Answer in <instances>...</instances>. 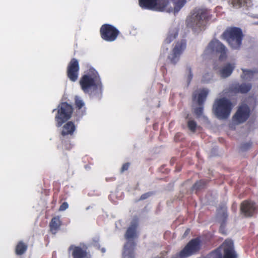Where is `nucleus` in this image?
Instances as JSON below:
<instances>
[{
  "label": "nucleus",
  "instance_id": "nucleus-1",
  "mask_svg": "<svg viewBox=\"0 0 258 258\" xmlns=\"http://www.w3.org/2000/svg\"><path fill=\"white\" fill-rule=\"evenodd\" d=\"M81 88L85 93L95 94L101 92L102 85L97 72L90 69L87 74L84 75L80 81Z\"/></svg>",
  "mask_w": 258,
  "mask_h": 258
},
{
  "label": "nucleus",
  "instance_id": "nucleus-2",
  "mask_svg": "<svg viewBox=\"0 0 258 258\" xmlns=\"http://www.w3.org/2000/svg\"><path fill=\"white\" fill-rule=\"evenodd\" d=\"M139 5L143 8L158 11H166L177 13L183 7L186 0H178L174 3L173 9L168 8V3L165 0H139Z\"/></svg>",
  "mask_w": 258,
  "mask_h": 258
},
{
  "label": "nucleus",
  "instance_id": "nucleus-3",
  "mask_svg": "<svg viewBox=\"0 0 258 258\" xmlns=\"http://www.w3.org/2000/svg\"><path fill=\"white\" fill-rule=\"evenodd\" d=\"M234 105L230 100L225 97L216 99L213 104L212 111L219 119H226L230 116Z\"/></svg>",
  "mask_w": 258,
  "mask_h": 258
},
{
  "label": "nucleus",
  "instance_id": "nucleus-4",
  "mask_svg": "<svg viewBox=\"0 0 258 258\" xmlns=\"http://www.w3.org/2000/svg\"><path fill=\"white\" fill-rule=\"evenodd\" d=\"M137 222L133 221L130 226L127 229L125 234V237L128 239V241L124 245L123 251V258H134L133 252L134 242L131 238H134L137 235Z\"/></svg>",
  "mask_w": 258,
  "mask_h": 258
},
{
  "label": "nucleus",
  "instance_id": "nucleus-5",
  "mask_svg": "<svg viewBox=\"0 0 258 258\" xmlns=\"http://www.w3.org/2000/svg\"><path fill=\"white\" fill-rule=\"evenodd\" d=\"M207 17V12L204 9H197L186 20L187 26L195 31L202 30Z\"/></svg>",
  "mask_w": 258,
  "mask_h": 258
},
{
  "label": "nucleus",
  "instance_id": "nucleus-6",
  "mask_svg": "<svg viewBox=\"0 0 258 258\" xmlns=\"http://www.w3.org/2000/svg\"><path fill=\"white\" fill-rule=\"evenodd\" d=\"M210 256L211 258H236V255L233 249V242L226 240Z\"/></svg>",
  "mask_w": 258,
  "mask_h": 258
},
{
  "label": "nucleus",
  "instance_id": "nucleus-7",
  "mask_svg": "<svg viewBox=\"0 0 258 258\" xmlns=\"http://www.w3.org/2000/svg\"><path fill=\"white\" fill-rule=\"evenodd\" d=\"M223 36L233 49H238L241 45L242 33L239 28H233L227 30Z\"/></svg>",
  "mask_w": 258,
  "mask_h": 258
},
{
  "label": "nucleus",
  "instance_id": "nucleus-8",
  "mask_svg": "<svg viewBox=\"0 0 258 258\" xmlns=\"http://www.w3.org/2000/svg\"><path fill=\"white\" fill-rule=\"evenodd\" d=\"M205 53L207 55H219V59L224 60L226 57L227 49L219 41L213 40L209 43Z\"/></svg>",
  "mask_w": 258,
  "mask_h": 258
},
{
  "label": "nucleus",
  "instance_id": "nucleus-9",
  "mask_svg": "<svg viewBox=\"0 0 258 258\" xmlns=\"http://www.w3.org/2000/svg\"><path fill=\"white\" fill-rule=\"evenodd\" d=\"M73 111L72 106L66 103H61L58 108L57 113L55 117L56 126H60L63 123L69 119Z\"/></svg>",
  "mask_w": 258,
  "mask_h": 258
},
{
  "label": "nucleus",
  "instance_id": "nucleus-10",
  "mask_svg": "<svg viewBox=\"0 0 258 258\" xmlns=\"http://www.w3.org/2000/svg\"><path fill=\"white\" fill-rule=\"evenodd\" d=\"M249 115V109L246 104L240 105L232 117V121L235 124H239L245 121Z\"/></svg>",
  "mask_w": 258,
  "mask_h": 258
},
{
  "label": "nucleus",
  "instance_id": "nucleus-11",
  "mask_svg": "<svg viewBox=\"0 0 258 258\" xmlns=\"http://www.w3.org/2000/svg\"><path fill=\"white\" fill-rule=\"evenodd\" d=\"M102 38L108 41L115 40L118 34V31L114 27L110 25H104L100 29Z\"/></svg>",
  "mask_w": 258,
  "mask_h": 258
},
{
  "label": "nucleus",
  "instance_id": "nucleus-12",
  "mask_svg": "<svg viewBox=\"0 0 258 258\" xmlns=\"http://www.w3.org/2000/svg\"><path fill=\"white\" fill-rule=\"evenodd\" d=\"M200 247L201 245L199 240L198 239H192L181 251L180 255L182 257L188 256L197 252L200 249Z\"/></svg>",
  "mask_w": 258,
  "mask_h": 258
},
{
  "label": "nucleus",
  "instance_id": "nucleus-13",
  "mask_svg": "<svg viewBox=\"0 0 258 258\" xmlns=\"http://www.w3.org/2000/svg\"><path fill=\"white\" fill-rule=\"evenodd\" d=\"M185 48V43L184 42H178L174 45L172 52L169 54L168 58L173 63H176Z\"/></svg>",
  "mask_w": 258,
  "mask_h": 258
},
{
  "label": "nucleus",
  "instance_id": "nucleus-14",
  "mask_svg": "<svg viewBox=\"0 0 258 258\" xmlns=\"http://www.w3.org/2000/svg\"><path fill=\"white\" fill-rule=\"evenodd\" d=\"M79 70V62L73 58L69 63L67 70L68 77L72 81L75 82L77 80Z\"/></svg>",
  "mask_w": 258,
  "mask_h": 258
},
{
  "label": "nucleus",
  "instance_id": "nucleus-15",
  "mask_svg": "<svg viewBox=\"0 0 258 258\" xmlns=\"http://www.w3.org/2000/svg\"><path fill=\"white\" fill-rule=\"evenodd\" d=\"M255 209L256 207L254 203L247 201L243 202L240 208L242 213L246 217L251 216Z\"/></svg>",
  "mask_w": 258,
  "mask_h": 258
},
{
  "label": "nucleus",
  "instance_id": "nucleus-16",
  "mask_svg": "<svg viewBox=\"0 0 258 258\" xmlns=\"http://www.w3.org/2000/svg\"><path fill=\"white\" fill-rule=\"evenodd\" d=\"M70 250L74 258H90V255L86 251L85 248L80 246H71Z\"/></svg>",
  "mask_w": 258,
  "mask_h": 258
},
{
  "label": "nucleus",
  "instance_id": "nucleus-17",
  "mask_svg": "<svg viewBox=\"0 0 258 258\" xmlns=\"http://www.w3.org/2000/svg\"><path fill=\"white\" fill-rule=\"evenodd\" d=\"M208 92V90L206 89L197 90L193 95L194 101L197 102L199 105H201L205 100Z\"/></svg>",
  "mask_w": 258,
  "mask_h": 258
},
{
  "label": "nucleus",
  "instance_id": "nucleus-18",
  "mask_svg": "<svg viewBox=\"0 0 258 258\" xmlns=\"http://www.w3.org/2000/svg\"><path fill=\"white\" fill-rule=\"evenodd\" d=\"M251 88V85L248 83L241 84L235 83L232 86V90L235 93H245L248 92Z\"/></svg>",
  "mask_w": 258,
  "mask_h": 258
},
{
  "label": "nucleus",
  "instance_id": "nucleus-19",
  "mask_svg": "<svg viewBox=\"0 0 258 258\" xmlns=\"http://www.w3.org/2000/svg\"><path fill=\"white\" fill-rule=\"evenodd\" d=\"M235 68V64L234 63H227L223 66L220 71V75L222 78H227L229 77L233 69Z\"/></svg>",
  "mask_w": 258,
  "mask_h": 258
},
{
  "label": "nucleus",
  "instance_id": "nucleus-20",
  "mask_svg": "<svg viewBox=\"0 0 258 258\" xmlns=\"http://www.w3.org/2000/svg\"><path fill=\"white\" fill-rule=\"evenodd\" d=\"M227 217L226 208L225 207H222L221 209L218 211L217 219V220L221 223L220 230L223 233H225L224 231L223 230V227L224 222L227 219Z\"/></svg>",
  "mask_w": 258,
  "mask_h": 258
},
{
  "label": "nucleus",
  "instance_id": "nucleus-21",
  "mask_svg": "<svg viewBox=\"0 0 258 258\" xmlns=\"http://www.w3.org/2000/svg\"><path fill=\"white\" fill-rule=\"evenodd\" d=\"M76 130L74 123L71 121H69L65 124L62 128L61 135L63 136L67 135H71L73 134Z\"/></svg>",
  "mask_w": 258,
  "mask_h": 258
},
{
  "label": "nucleus",
  "instance_id": "nucleus-22",
  "mask_svg": "<svg viewBox=\"0 0 258 258\" xmlns=\"http://www.w3.org/2000/svg\"><path fill=\"white\" fill-rule=\"evenodd\" d=\"M242 73L241 75V78L243 81H249L252 80L256 73L254 72H252L248 70L242 69Z\"/></svg>",
  "mask_w": 258,
  "mask_h": 258
},
{
  "label": "nucleus",
  "instance_id": "nucleus-23",
  "mask_svg": "<svg viewBox=\"0 0 258 258\" xmlns=\"http://www.w3.org/2000/svg\"><path fill=\"white\" fill-rule=\"evenodd\" d=\"M60 226V220L59 217L53 218L50 224V230L53 233H56V230Z\"/></svg>",
  "mask_w": 258,
  "mask_h": 258
},
{
  "label": "nucleus",
  "instance_id": "nucleus-24",
  "mask_svg": "<svg viewBox=\"0 0 258 258\" xmlns=\"http://www.w3.org/2000/svg\"><path fill=\"white\" fill-rule=\"evenodd\" d=\"M177 34V31L176 29L174 28L173 29L170 30L167 35V38L165 40V42L167 44L170 43L176 38Z\"/></svg>",
  "mask_w": 258,
  "mask_h": 258
},
{
  "label": "nucleus",
  "instance_id": "nucleus-25",
  "mask_svg": "<svg viewBox=\"0 0 258 258\" xmlns=\"http://www.w3.org/2000/svg\"><path fill=\"white\" fill-rule=\"evenodd\" d=\"M27 249V246L23 243L19 242L16 246V252L17 254H22Z\"/></svg>",
  "mask_w": 258,
  "mask_h": 258
},
{
  "label": "nucleus",
  "instance_id": "nucleus-26",
  "mask_svg": "<svg viewBox=\"0 0 258 258\" xmlns=\"http://www.w3.org/2000/svg\"><path fill=\"white\" fill-rule=\"evenodd\" d=\"M213 75L212 73H206L203 75L202 81L204 83H208L211 82V81L213 80Z\"/></svg>",
  "mask_w": 258,
  "mask_h": 258
},
{
  "label": "nucleus",
  "instance_id": "nucleus-27",
  "mask_svg": "<svg viewBox=\"0 0 258 258\" xmlns=\"http://www.w3.org/2000/svg\"><path fill=\"white\" fill-rule=\"evenodd\" d=\"M248 0H232V4L233 7L236 8H239L242 5L246 4Z\"/></svg>",
  "mask_w": 258,
  "mask_h": 258
},
{
  "label": "nucleus",
  "instance_id": "nucleus-28",
  "mask_svg": "<svg viewBox=\"0 0 258 258\" xmlns=\"http://www.w3.org/2000/svg\"><path fill=\"white\" fill-rule=\"evenodd\" d=\"M205 184V182L203 181H200L196 182L192 186V190H197L203 187Z\"/></svg>",
  "mask_w": 258,
  "mask_h": 258
},
{
  "label": "nucleus",
  "instance_id": "nucleus-29",
  "mask_svg": "<svg viewBox=\"0 0 258 258\" xmlns=\"http://www.w3.org/2000/svg\"><path fill=\"white\" fill-rule=\"evenodd\" d=\"M187 125L189 129L192 132H194L197 127L196 123L192 120H188Z\"/></svg>",
  "mask_w": 258,
  "mask_h": 258
},
{
  "label": "nucleus",
  "instance_id": "nucleus-30",
  "mask_svg": "<svg viewBox=\"0 0 258 258\" xmlns=\"http://www.w3.org/2000/svg\"><path fill=\"white\" fill-rule=\"evenodd\" d=\"M75 100H76V105L79 108H82L84 105V102L81 99V98L79 97H77L76 96V98H75Z\"/></svg>",
  "mask_w": 258,
  "mask_h": 258
},
{
  "label": "nucleus",
  "instance_id": "nucleus-31",
  "mask_svg": "<svg viewBox=\"0 0 258 258\" xmlns=\"http://www.w3.org/2000/svg\"><path fill=\"white\" fill-rule=\"evenodd\" d=\"M195 113L197 115L198 117H200L203 113V107L200 106L195 110Z\"/></svg>",
  "mask_w": 258,
  "mask_h": 258
},
{
  "label": "nucleus",
  "instance_id": "nucleus-32",
  "mask_svg": "<svg viewBox=\"0 0 258 258\" xmlns=\"http://www.w3.org/2000/svg\"><path fill=\"white\" fill-rule=\"evenodd\" d=\"M69 207V205L67 202H64L62 204V205L60 206L59 210L60 211H63L66 210Z\"/></svg>",
  "mask_w": 258,
  "mask_h": 258
},
{
  "label": "nucleus",
  "instance_id": "nucleus-33",
  "mask_svg": "<svg viewBox=\"0 0 258 258\" xmlns=\"http://www.w3.org/2000/svg\"><path fill=\"white\" fill-rule=\"evenodd\" d=\"M250 146L251 144L250 143H246L242 144L241 147V150L243 151L246 150L248 149L250 147Z\"/></svg>",
  "mask_w": 258,
  "mask_h": 258
},
{
  "label": "nucleus",
  "instance_id": "nucleus-34",
  "mask_svg": "<svg viewBox=\"0 0 258 258\" xmlns=\"http://www.w3.org/2000/svg\"><path fill=\"white\" fill-rule=\"evenodd\" d=\"M128 167H129V164L128 163H125V164H123L121 168V172H122L127 170Z\"/></svg>",
  "mask_w": 258,
  "mask_h": 258
},
{
  "label": "nucleus",
  "instance_id": "nucleus-35",
  "mask_svg": "<svg viewBox=\"0 0 258 258\" xmlns=\"http://www.w3.org/2000/svg\"><path fill=\"white\" fill-rule=\"evenodd\" d=\"M150 196V194L149 193H146L145 194H144L141 197V200H144V199H147L148 197Z\"/></svg>",
  "mask_w": 258,
  "mask_h": 258
},
{
  "label": "nucleus",
  "instance_id": "nucleus-36",
  "mask_svg": "<svg viewBox=\"0 0 258 258\" xmlns=\"http://www.w3.org/2000/svg\"><path fill=\"white\" fill-rule=\"evenodd\" d=\"M167 253V251H163L161 252V254L162 255V256H164L166 253Z\"/></svg>",
  "mask_w": 258,
  "mask_h": 258
},
{
  "label": "nucleus",
  "instance_id": "nucleus-37",
  "mask_svg": "<svg viewBox=\"0 0 258 258\" xmlns=\"http://www.w3.org/2000/svg\"><path fill=\"white\" fill-rule=\"evenodd\" d=\"M189 231V229H187V230L185 231V233H184V235H185V236L186 235H187V234L188 233Z\"/></svg>",
  "mask_w": 258,
  "mask_h": 258
},
{
  "label": "nucleus",
  "instance_id": "nucleus-38",
  "mask_svg": "<svg viewBox=\"0 0 258 258\" xmlns=\"http://www.w3.org/2000/svg\"><path fill=\"white\" fill-rule=\"evenodd\" d=\"M192 75L191 74L190 71H189V77L190 79L191 78Z\"/></svg>",
  "mask_w": 258,
  "mask_h": 258
},
{
  "label": "nucleus",
  "instance_id": "nucleus-39",
  "mask_svg": "<svg viewBox=\"0 0 258 258\" xmlns=\"http://www.w3.org/2000/svg\"><path fill=\"white\" fill-rule=\"evenodd\" d=\"M102 251L103 252H104L105 251V250H104L103 249H102Z\"/></svg>",
  "mask_w": 258,
  "mask_h": 258
},
{
  "label": "nucleus",
  "instance_id": "nucleus-40",
  "mask_svg": "<svg viewBox=\"0 0 258 258\" xmlns=\"http://www.w3.org/2000/svg\"><path fill=\"white\" fill-rule=\"evenodd\" d=\"M256 24H258V22L256 23Z\"/></svg>",
  "mask_w": 258,
  "mask_h": 258
}]
</instances>
